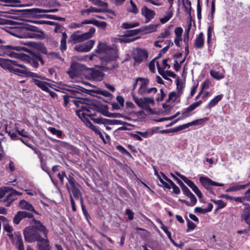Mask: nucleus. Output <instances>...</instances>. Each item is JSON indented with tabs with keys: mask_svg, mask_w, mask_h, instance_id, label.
Returning <instances> with one entry per match:
<instances>
[{
	"mask_svg": "<svg viewBox=\"0 0 250 250\" xmlns=\"http://www.w3.org/2000/svg\"><path fill=\"white\" fill-rule=\"evenodd\" d=\"M18 124H15V129L16 131L18 132V134L21 136L22 137H25V138H29V134L24 130V129H21L20 130L18 127L17 126Z\"/></svg>",
	"mask_w": 250,
	"mask_h": 250,
	"instance_id": "79ce46f5",
	"label": "nucleus"
},
{
	"mask_svg": "<svg viewBox=\"0 0 250 250\" xmlns=\"http://www.w3.org/2000/svg\"><path fill=\"white\" fill-rule=\"evenodd\" d=\"M94 43V40H89L83 44L86 52H89L92 48Z\"/></svg>",
	"mask_w": 250,
	"mask_h": 250,
	"instance_id": "c03bdc74",
	"label": "nucleus"
},
{
	"mask_svg": "<svg viewBox=\"0 0 250 250\" xmlns=\"http://www.w3.org/2000/svg\"><path fill=\"white\" fill-rule=\"evenodd\" d=\"M140 32H141V29H136L129 30L127 31V33L126 34H127V35L129 36L130 37H131L132 36L137 35Z\"/></svg>",
	"mask_w": 250,
	"mask_h": 250,
	"instance_id": "5fc2aeb1",
	"label": "nucleus"
},
{
	"mask_svg": "<svg viewBox=\"0 0 250 250\" xmlns=\"http://www.w3.org/2000/svg\"><path fill=\"white\" fill-rule=\"evenodd\" d=\"M96 29L91 27L88 32L80 34V31H77L73 33L70 37L69 42L77 43L83 42L92 38L95 32Z\"/></svg>",
	"mask_w": 250,
	"mask_h": 250,
	"instance_id": "f03ea898",
	"label": "nucleus"
},
{
	"mask_svg": "<svg viewBox=\"0 0 250 250\" xmlns=\"http://www.w3.org/2000/svg\"><path fill=\"white\" fill-rule=\"evenodd\" d=\"M15 61L11 60L0 59V65L4 69L8 70L10 72L16 63Z\"/></svg>",
	"mask_w": 250,
	"mask_h": 250,
	"instance_id": "5701e85b",
	"label": "nucleus"
},
{
	"mask_svg": "<svg viewBox=\"0 0 250 250\" xmlns=\"http://www.w3.org/2000/svg\"><path fill=\"white\" fill-rule=\"evenodd\" d=\"M59 178L61 183H63L64 180L65 179L67 182H66V186L67 188H77L79 185L75 181L73 177L69 175L68 177L66 176L64 171H62L58 174Z\"/></svg>",
	"mask_w": 250,
	"mask_h": 250,
	"instance_id": "1a4fd4ad",
	"label": "nucleus"
},
{
	"mask_svg": "<svg viewBox=\"0 0 250 250\" xmlns=\"http://www.w3.org/2000/svg\"><path fill=\"white\" fill-rule=\"evenodd\" d=\"M69 192L70 193V197H74L75 199L80 200L81 202V199H83L81 194L78 188H68Z\"/></svg>",
	"mask_w": 250,
	"mask_h": 250,
	"instance_id": "c756f323",
	"label": "nucleus"
},
{
	"mask_svg": "<svg viewBox=\"0 0 250 250\" xmlns=\"http://www.w3.org/2000/svg\"><path fill=\"white\" fill-rule=\"evenodd\" d=\"M27 77H32V78H39V79H40L42 80H46V79L44 77H43L41 75H40L38 74L31 72L29 70L28 71V74Z\"/></svg>",
	"mask_w": 250,
	"mask_h": 250,
	"instance_id": "4d7b16f0",
	"label": "nucleus"
},
{
	"mask_svg": "<svg viewBox=\"0 0 250 250\" xmlns=\"http://www.w3.org/2000/svg\"><path fill=\"white\" fill-rule=\"evenodd\" d=\"M157 26L158 25L153 24L144 26L141 28V32H144L146 34L150 33L156 31Z\"/></svg>",
	"mask_w": 250,
	"mask_h": 250,
	"instance_id": "cd10ccee",
	"label": "nucleus"
},
{
	"mask_svg": "<svg viewBox=\"0 0 250 250\" xmlns=\"http://www.w3.org/2000/svg\"><path fill=\"white\" fill-rule=\"evenodd\" d=\"M177 174L190 188H197L192 181L189 180L184 175Z\"/></svg>",
	"mask_w": 250,
	"mask_h": 250,
	"instance_id": "4c0bfd02",
	"label": "nucleus"
},
{
	"mask_svg": "<svg viewBox=\"0 0 250 250\" xmlns=\"http://www.w3.org/2000/svg\"><path fill=\"white\" fill-rule=\"evenodd\" d=\"M67 38V35L65 32H63L62 33V37L61 41V45L60 48L61 50L63 51L66 49V39Z\"/></svg>",
	"mask_w": 250,
	"mask_h": 250,
	"instance_id": "f704fd0d",
	"label": "nucleus"
},
{
	"mask_svg": "<svg viewBox=\"0 0 250 250\" xmlns=\"http://www.w3.org/2000/svg\"><path fill=\"white\" fill-rule=\"evenodd\" d=\"M62 97H63V99L64 100V106L65 107L67 106V105L69 103V98H75V97L73 95H64Z\"/></svg>",
	"mask_w": 250,
	"mask_h": 250,
	"instance_id": "0e129e2a",
	"label": "nucleus"
},
{
	"mask_svg": "<svg viewBox=\"0 0 250 250\" xmlns=\"http://www.w3.org/2000/svg\"><path fill=\"white\" fill-rule=\"evenodd\" d=\"M23 233L25 240L29 242L38 241L41 238L38 235V232L30 227L26 228L24 230Z\"/></svg>",
	"mask_w": 250,
	"mask_h": 250,
	"instance_id": "0eeeda50",
	"label": "nucleus"
},
{
	"mask_svg": "<svg viewBox=\"0 0 250 250\" xmlns=\"http://www.w3.org/2000/svg\"><path fill=\"white\" fill-rule=\"evenodd\" d=\"M192 125V122L175 127L176 132L188 128Z\"/></svg>",
	"mask_w": 250,
	"mask_h": 250,
	"instance_id": "864d4df0",
	"label": "nucleus"
},
{
	"mask_svg": "<svg viewBox=\"0 0 250 250\" xmlns=\"http://www.w3.org/2000/svg\"><path fill=\"white\" fill-rule=\"evenodd\" d=\"M36 48L42 53L48 55V54L47 53L46 48L43 43L41 42L37 43Z\"/></svg>",
	"mask_w": 250,
	"mask_h": 250,
	"instance_id": "a19ab883",
	"label": "nucleus"
},
{
	"mask_svg": "<svg viewBox=\"0 0 250 250\" xmlns=\"http://www.w3.org/2000/svg\"><path fill=\"white\" fill-rule=\"evenodd\" d=\"M103 73L97 69L91 68L87 70L85 73V77L89 80L101 81L104 77Z\"/></svg>",
	"mask_w": 250,
	"mask_h": 250,
	"instance_id": "6e6552de",
	"label": "nucleus"
},
{
	"mask_svg": "<svg viewBox=\"0 0 250 250\" xmlns=\"http://www.w3.org/2000/svg\"><path fill=\"white\" fill-rule=\"evenodd\" d=\"M92 24L98 26H105L106 25V23L104 21H99L96 20H86L79 23H72L70 25V27L72 28H76L83 26V24Z\"/></svg>",
	"mask_w": 250,
	"mask_h": 250,
	"instance_id": "ddd939ff",
	"label": "nucleus"
},
{
	"mask_svg": "<svg viewBox=\"0 0 250 250\" xmlns=\"http://www.w3.org/2000/svg\"><path fill=\"white\" fill-rule=\"evenodd\" d=\"M39 61L41 62L42 65L44 64V61L42 56L40 53H35L31 56L28 57V62L33 67L38 68L39 66Z\"/></svg>",
	"mask_w": 250,
	"mask_h": 250,
	"instance_id": "f8f14e48",
	"label": "nucleus"
},
{
	"mask_svg": "<svg viewBox=\"0 0 250 250\" xmlns=\"http://www.w3.org/2000/svg\"><path fill=\"white\" fill-rule=\"evenodd\" d=\"M58 11V9H42L41 8H31L24 10V14L32 17L44 18L46 15H40L42 13H54Z\"/></svg>",
	"mask_w": 250,
	"mask_h": 250,
	"instance_id": "423d86ee",
	"label": "nucleus"
},
{
	"mask_svg": "<svg viewBox=\"0 0 250 250\" xmlns=\"http://www.w3.org/2000/svg\"><path fill=\"white\" fill-rule=\"evenodd\" d=\"M12 241L13 243L15 244L18 248V250H24V246L22 240V237L19 232L15 233L12 234V237H9Z\"/></svg>",
	"mask_w": 250,
	"mask_h": 250,
	"instance_id": "4468645a",
	"label": "nucleus"
},
{
	"mask_svg": "<svg viewBox=\"0 0 250 250\" xmlns=\"http://www.w3.org/2000/svg\"><path fill=\"white\" fill-rule=\"evenodd\" d=\"M87 125L94 132L97 134L100 131V130L98 128V127L94 125H93L90 121L87 122Z\"/></svg>",
	"mask_w": 250,
	"mask_h": 250,
	"instance_id": "680f3d73",
	"label": "nucleus"
},
{
	"mask_svg": "<svg viewBox=\"0 0 250 250\" xmlns=\"http://www.w3.org/2000/svg\"><path fill=\"white\" fill-rule=\"evenodd\" d=\"M45 17H47L50 19L58 20V21H65V18H64L58 17L56 15H47Z\"/></svg>",
	"mask_w": 250,
	"mask_h": 250,
	"instance_id": "13d9d810",
	"label": "nucleus"
},
{
	"mask_svg": "<svg viewBox=\"0 0 250 250\" xmlns=\"http://www.w3.org/2000/svg\"><path fill=\"white\" fill-rule=\"evenodd\" d=\"M104 10L101 8H98L94 7H90L89 8L83 9L81 11L82 15H88L90 13H101Z\"/></svg>",
	"mask_w": 250,
	"mask_h": 250,
	"instance_id": "c85d7f7f",
	"label": "nucleus"
},
{
	"mask_svg": "<svg viewBox=\"0 0 250 250\" xmlns=\"http://www.w3.org/2000/svg\"><path fill=\"white\" fill-rule=\"evenodd\" d=\"M118 40L120 42L128 43L134 42L135 38H130L127 35V34H125V35L121 36Z\"/></svg>",
	"mask_w": 250,
	"mask_h": 250,
	"instance_id": "72a5a7b5",
	"label": "nucleus"
},
{
	"mask_svg": "<svg viewBox=\"0 0 250 250\" xmlns=\"http://www.w3.org/2000/svg\"><path fill=\"white\" fill-rule=\"evenodd\" d=\"M22 194L14 188H0V201L6 200L11 202L16 199L17 196Z\"/></svg>",
	"mask_w": 250,
	"mask_h": 250,
	"instance_id": "20e7f679",
	"label": "nucleus"
},
{
	"mask_svg": "<svg viewBox=\"0 0 250 250\" xmlns=\"http://www.w3.org/2000/svg\"><path fill=\"white\" fill-rule=\"evenodd\" d=\"M19 207L22 209H27L32 211H34L33 206L25 200H21L20 202Z\"/></svg>",
	"mask_w": 250,
	"mask_h": 250,
	"instance_id": "7c9ffc66",
	"label": "nucleus"
},
{
	"mask_svg": "<svg viewBox=\"0 0 250 250\" xmlns=\"http://www.w3.org/2000/svg\"><path fill=\"white\" fill-rule=\"evenodd\" d=\"M170 174L173 179L181 187V188H187L180 179L177 178L173 173H171Z\"/></svg>",
	"mask_w": 250,
	"mask_h": 250,
	"instance_id": "e2e57ef3",
	"label": "nucleus"
},
{
	"mask_svg": "<svg viewBox=\"0 0 250 250\" xmlns=\"http://www.w3.org/2000/svg\"><path fill=\"white\" fill-rule=\"evenodd\" d=\"M1 225L3 226L4 230L8 233L9 237H12V232L14 230L13 227L10 224V221L4 216H0Z\"/></svg>",
	"mask_w": 250,
	"mask_h": 250,
	"instance_id": "2eb2a0df",
	"label": "nucleus"
},
{
	"mask_svg": "<svg viewBox=\"0 0 250 250\" xmlns=\"http://www.w3.org/2000/svg\"><path fill=\"white\" fill-rule=\"evenodd\" d=\"M81 205L82 209V211L84 216H85L86 219L88 221V220L90 218V215L88 212L87 210L86 209L84 204L83 199H81Z\"/></svg>",
	"mask_w": 250,
	"mask_h": 250,
	"instance_id": "37998d69",
	"label": "nucleus"
},
{
	"mask_svg": "<svg viewBox=\"0 0 250 250\" xmlns=\"http://www.w3.org/2000/svg\"><path fill=\"white\" fill-rule=\"evenodd\" d=\"M183 29L181 27H177L175 29L174 32L176 37L181 38L183 33Z\"/></svg>",
	"mask_w": 250,
	"mask_h": 250,
	"instance_id": "774afa93",
	"label": "nucleus"
},
{
	"mask_svg": "<svg viewBox=\"0 0 250 250\" xmlns=\"http://www.w3.org/2000/svg\"><path fill=\"white\" fill-rule=\"evenodd\" d=\"M4 48L9 51L10 53L8 54L9 56L15 57L16 54L13 50H19L20 47L18 46H13L8 45L4 46Z\"/></svg>",
	"mask_w": 250,
	"mask_h": 250,
	"instance_id": "e433bc0d",
	"label": "nucleus"
},
{
	"mask_svg": "<svg viewBox=\"0 0 250 250\" xmlns=\"http://www.w3.org/2000/svg\"><path fill=\"white\" fill-rule=\"evenodd\" d=\"M199 181L202 184V186L205 187L209 186H219L223 187L225 186L224 184L219 183H217L212 181L208 178L201 176L199 178Z\"/></svg>",
	"mask_w": 250,
	"mask_h": 250,
	"instance_id": "a211bd4d",
	"label": "nucleus"
},
{
	"mask_svg": "<svg viewBox=\"0 0 250 250\" xmlns=\"http://www.w3.org/2000/svg\"><path fill=\"white\" fill-rule=\"evenodd\" d=\"M29 70L24 65L18 63L17 61L15 63L11 72L22 77H27Z\"/></svg>",
	"mask_w": 250,
	"mask_h": 250,
	"instance_id": "9d476101",
	"label": "nucleus"
},
{
	"mask_svg": "<svg viewBox=\"0 0 250 250\" xmlns=\"http://www.w3.org/2000/svg\"><path fill=\"white\" fill-rule=\"evenodd\" d=\"M32 82L42 90L45 91H49L48 86L49 84L48 83L36 79H33Z\"/></svg>",
	"mask_w": 250,
	"mask_h": 250,
	"instance_id": "bb28decb",
	"label": "nucleus"
},
{
	"mask_svg": "<svg viewBox=\"0 0 250 250\" xmlns=\"http://www.w3.org/2000/svg\"><path fill=\"white\" fill-rule=\"evenodd\" d=\"M204 45V34L203 32H201L195 39L194 42V46L197 49H201L203 47Z\"/></svg>",
	"mask_w": 250,
	"mask_h": 250,
	"instance_id": "393cba45",
	"label": "nucleus"
},
{
	"mask_svg": "<svg viewBox=\"0 0 250 250\" xmlns=\"http://www.w3.org/2000/svg\"><path fill=\"white\" fill-rule=\"evenodd\" d=\"M142 15L146 18V23H148L154 18L155 15L154 11L149 9L146 6L143 7L141 9Z\"/></svg>",
	"mask_w": 250,
	"mask_h": 250,
	"instance_id": "f3484780",
	"label": "nucleus"
},
{
	"mask_svg": "<svg viewBox=\"0 0 250 250\" xmlns=\"http://www.w3.org/2000/svg\"><path fill=\"white\" fill-rule=\"evenodd\" d=\"M202 103V101L200 100L195 102L188 107L185 108L182 113V118H185L188 117L190 115V112L194 110L196 107L199 106Z\"/></svg>",
	"mask_w": 250,
	"mask_h": 250,
	"instance_id": "6ab92c4d",
	"label": "nucleus"
},
{
	"mask_svg": "<svg viewBox=\"0 0 250 250\" xmlns=\"http://www.w3.org/2000/svg\"><path fill=\"white\" fill-rule=\"evenodd\" d=\"M91 108L90 105L83 103V104L81 105L80 109L76 111V114L80 118H84L85 116L91 117L93 115L92 114H88L85 112H90Z\"/></svg>",
	"mask_w": 250,
	"mask_h": 250,
	"instance_id": "aec40b11",
	"label": "nucleus"
},
{
	"mask_svg": "<svg viewBox=\"0 0 250 250\" xmlns=\"http://www.w3.org/2000/svg\"><path fill=\"white\" fill-rule=\"evenodd\" d=\"M213 202L218 206V209L224 208L226 206V204L221 200H214Z\"/></svg>",
	"mask_w": 250,
	"mask_h": 250,
	"instance_id": "6e6d98bb",
	"label": "nucleus"
},
{
	"mask_svg": "<svg viewBox=\"0 0 250 250\" xmlns=\"http://www.w3.org/2000/svg\"><path fill=\"white\" fill-rule=\"evenodd\" d=\"M181 95H179L178 93L176 92H171L169 94L168 98L167 100V102L170 101H175L176 99L179 97Z\"/></svg>",
	"mask_w": 250,
	"mask_h": 250,
	"instance_id": "de8ad7c7",
	"label": "nucleus"
},
{
	"mask_svg": "<svg viewBox=\"0 0 250 250\" xmlns=\"http://www.w3.org/2000/svg\"><path fill=\"white\" fill-rule=\"evenodd\" d=\"M160 180L164 184L165 188H170V187H172V188H178L169 179H168L167 182H164L163 179H160Z\"/></svg>",
	"mask_w": 250,
	"mask_h": 250,
	"instance_id": "09e8293b",
	"label": "nucleus"
},
{
	"mask_svg": "<svg viewBox=\"0 0 250 250\" xmlns=\"http://www.w3.org/2000/svg\"><path fill=\"white\" fill-rule=\"evenodd\" d=\"M138 79L140 80L139 87L138 90V93L139 95H144L150 93H156L157 92V89L155 87L148 88L149 81L147 78L138 77Z\"/></svg>",
	"mask_w": 250,
	"mask_h": 250,
	"instance_id": "39448f33",
	"label": "nucleus"
},
{
	"mask_svg": "<svg viewBox=\"0 0 250 250\" xmlns=\"http://www.w3.org/2000/svg\"><path fill=\"white\" fill-rule=\"evenodd\" d=\"M48 56L51 59H61V57L59 54L56 52H50L48 53Z\"/></svg>",
	"mask_w": 250,
	"mask_h": 250,
	"instance_id": "338daca9",
	"label": "nucleus"
},
{
	"mask_svg": "<svg viewBox=\"0 0 250 250\" xmlns=\"http://www.w3.org/2000/svg\"><path fill=\"white\" fill-rule=\"evenodd\" d=\"M173 13L171 11H169L167 13V15L160 19V21L162 23L167 22L172 16Z\"/></svg>",
	"mask_w": 250,
	"mask_h": 250,
	"instance_id": "3c124183",
	"label": "nucleus"
},
{
	"mask_svg": "<svg viewBox=\"0 0 250 250\" xmlns=\"http://www.w3.org/2000/svg\"><path fill=\"white\" fill-rule=\"evenodd\" d=\"M80 66V64L79 63H73L71 65L70 69L68 71V74L71 78H73L79 75L78 69Z\"/></svg>",
	"mask_w": 250,
	"mask_h": 250,
	"instance_id": "a878e982",
	"label": "nucleus"
},
{
	"mask_svg": "<svg viewBox=\"0 0 250 250\" xmlns=\"http://www.w3.org/2000/svg\"><path fill=\"white\" fill-rule=\"evenodd\" d=\"M209 120L208 118L205 117L203 118L195 120L192 121V125H204Z\"/></svg>",
	"mask_w": 250,
	"mask_h": 250,
	"instance_id": "c9c22d12",
	"label": "nucleus"
},
{
	"mask_svg": "<svg viewBox=\"0 0 250 250\" xmlns=\"http://www.w3.org/2000/svg\"><path fill=\"white\" fill-rule=\"evenodd\" d=\"M48 130L53 134L56 135L58 137H61L62 135V131L56 129L54 127H50Z\"/></svg>",
	"mask_w": 250,
	"mask_h": 250,
	"instance_id": "8fccbe9b",
	"label": "nucleus"
},
{
	"mask_svg": "<svg viewBox=\"0 0 250 250\" xmlns=\"http://www.w3.org/2000/svg\"><path fill=\"white\" fill-rule=\"evenodd\" d=\"M91 120L94 122V123L98 124H106V122L107 121V119L103 118L102 117L99 118H91Z\"/></svg>",
	"mask_w": 250,
	"mask_h": 250,
	"instance_id": "a18cd8bd",
	"label": "nucleus"
},
{
	"mask_svg": "<svg viewBox=\"0 0 250 250\" xmlns=\"http://www.w3.org/2000/svg\"><path fill=\"white\" fill-rule=\"evenodd\" d=\"M75 50L80 52H86L83 44L76 45L74 47Z\"/></svg>",
	"mask_w": 250,
	"mask_h": 250,
	"instance_id": "052dcab7",
	"label": "nucleus"
},
{
	"mask_svg": "<svg viewBox=\"0 0 250 250\" xmlns=\"http://www.w3.org/2000/svg\"><path fill=\"white\" fill-rule=\"evenodd\" d=\"M35 227L40 231L42 232L45 236H46L48 231L45 227L39 221H36L35 223Z\"/></svg>",
	"mask_w": 250,
	"mask_h": 250,
	"instance_id": "473e14b6",
	"label": "nucleus"
},
{
	"mask_svg": "<svg viewBox=\"0 0 250 250\" xmlns=\"http://www.w3.org/2000/svg\"><path fill=\"white\" fill-rule=\"evenodd\" d=\"M138 26H139V23L138 22H135L133 23L125 22L122 24L121 27L124 29H126L137 27Z\"/></svg>",
	"mask_w": 250,
	"mask_h": 250,
	"instance_id": "ea45409f",
	"label": "nucleus"
},
{
	"mask_svg": "<svg viewBox=\"0 0 250 250\" xmlns=\"http://www.w3.org/2000/svg\"><path fill=\"white\" fill-rule=\"evenodd\" d=\"M129 2L131 7L128 9V11L135 14H138L139 12V9L136 4L133 2L132 0H130Z\"/></svg>",
	"mask_w": 250,
	"mask_h": 250,
	"instance_id": "58836bf2",
	"label": "nucleus"
},
{
	"mask_svg": "<svg viewBox=\"0 0 250 250\" xmlns=\"http://www.w3.org/2000/svg\"><path fill=\"white\" fill-rule=\"evenodd\" d=\"M241 218L250 227V206L246 205L244 208Z\"/></svg>",
	"mask_w": 250,
	"mask_h": 250,
	"instance_id": "4be33fe9",
	"label": "nucleus"
},
{
	"mask_svg": "<svg viewBox=\"0 0 250 250\" xmlns=\"http://www.w3.org/2000/svg\"><path fill=\"white\" fill-rule=\"evenodd\" d=\"M32 215L31 213L26 211H18L14 216L13 219V222L15 225H18L20 221L26 217L31 218Z\"/></svg>",
	"mask_w": 250,
	"mask_h": 250,
	"instance_id": "412c9836",
	"label": "nucleus"
},
{
	"mask_svg": "<svg viewBox=\"0 0 250 250\" xmlns=\"http://www.w3.org/2000/svg\"><path fill=\"white\" fill-rule=\"evenodd\" d=\"M96 52L104 53L106 54L102 58V64L105 70H113L118 67V64L115 62V60L118 57L116 48H111L105 43L99 42Z\"/></svg>",
	"mask_w": 250,
	"mask_h": 250,
	"instance_id": "f257e3e1",
	"label": "nucleus"
},
{
	"mask_svg": "<svg viewBox=\"0 0 250 250\" xmlns=\"http://www.w3.org/2000/svg\"><path fill=\"white\" fill-rule=\"evenodd\" d=\"M133 57L135 62H140L147 59L148 53L145 50L136 48L133 51Z\"/></svg>",
	"mask_w": 250,
	"mask_h": 250,
	"instance_id": "9b49d317",
	"label": "nucleus"
},
{
	"mask_svg": "<svg viewBox=\"0 0 250 250\" xmlns=\"http://www.w3.org/2000/svg\"><path fill=\"white\" fill-rule=\"evenodd\" d=\"M225 70L221 66L216 69H213L210 71V76L217 80L223 79L225 77Z\"/></svg>",
	"mask_w": 250,
	"mask_h": 250,
	"instance_id": "dca6fc26",
	"label": "nucleus"
},
{
	"mask_svg": "<svg viewBox=\"0 0 250 250\" xmlns=\"http://www.w3.org/2000/svg\"><path fill=\"white\" fill-rule=\"evenodd\" d=\"M176 85H177V93L179 95H181L183 93V90L184 87L183 84L182 83L180 82L179 80H176Z\"/></svg>",
	"mask_w": 250,
	"mask_h": 250,
	"instance_id": "49530a36",
	"label": "nucleus"
},
{
	"mask_svg": "<svg viewBox=\"0 0 250 250\" xmlns=\"http://www.w3.org/2000/svg\"><path fill=\"white\" fill-rule=\"evenodd\" d=\"M148 134L149 137L151 136L155 133H157L159 132V127H153L152 128H150L148 129Z\"/></svg>",
	"mask_w": 250,
	"mask_h": 250,
	"instance_id": "69168bd1",
	"label": "nucleus"
},
{
	"mask_svg": "<svg viewBox=\"0 0 250 250\" xmlns=\"http://www.w3.org/2000/svg\"><path fill=\"white\" fill-rule=\"evenodd\" d=\"M191 24H189L188 28L185 30V33L184 35V42L185 44H188V41L189 40V33L190 30Z\"/></svg>",
	"mask_w": 250,
	"mask_h": 250,
	"instance_id": "603ef678",
	"label": "nucleus"
},
{
	"mask_svg": "<svg viewBox=\"0 0 250 250\" xmlns=\"http://www.w3.org/2000/svg\"><path fill=\"white\" fill-rule=\"evenodd\" d=\"M50 23V24L52 25V24H55L56 25V26H55V29H54V31L55 32H62L63 30V27L60 25V24H58V23H54L52 21H49V22Z\"/></svg>",
	"mask_w": 250,
	"mask_h": 250,
	"instance_id": "bf43d9fd",
	"label": "nucleus"
},
{
	"mask_svg": "<svg viewBox=\"0 0 250 250\" xmlns=\"http://www.w3.org/2000/svg\"><path fill=\"white\" fill-rule=\"evenodd\" d=\"M38 247L40 250H50L49 241L42 237L38 241Z\"/></svg>",
	"mask_w": 250,
	"mask_h": 250,
	"instance_id": "b1692460",
	"label": "nucleus"
},
{
	"mask_svg": "<svg viewBox=\"0 0 250 250\" xmlns=\"http://www.w3.org/2000/svg\"><path fill=\"white\" fill-rule=\"evenodd\" d=\"M133 99L138 106L144 109V110L152 113V109L150 107L149 104H154V100L152 97H143L139 98L137 97L132 93Z\"/></svg>",
	"mask_w": 250,
	"mask_h": 250,
	"instance_id": "7ed1b4c3",
	"label": "nucleus"
},
{
	"mask_svg": "<svg viewBox=\"0 0 250 250\" xmlns=\"http://www.w3.org/2000/svg\"><path fill=\"white\" fill-rule=\"evenodd\" d=\"M223 97V94H220L215 96L213 99H212L207 105V107L211 108L214 106L218 103L222 99Z\"/></svg>",
	"mask_w": 250,
	"mask_h": 250,
	"instance_id": "2f4dec72",
	"label": "nucleus"
}]
</instances>
